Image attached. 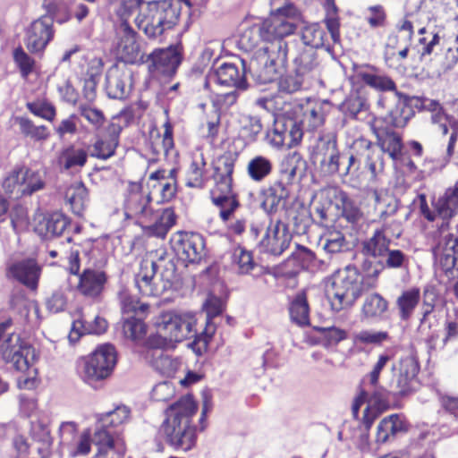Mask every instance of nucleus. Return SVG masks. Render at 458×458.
I'll return each mask as SVG.
<instances>
[{"label": "nucleus", "mask_w": 458, "mask_h": 458, "mask_svg": "<svg viewBox=\"0 0 458 458\" xmlns=\"http://www.w3.org/2000/svg\"><path fill=\"white\" fill-rule=\"evenodd\" d=\"M359 77L370 88L386 92L377 101L385 123L395 128L404 127L414 115V111L409 106V96L398 92L394 81L387 75L360 72Z\"/></svg>", "instance_id": "f257e3e1"}, {"label": "nucleus", "mask_w": 458, "mask_h": 458, "mask_svg": "<svg viewBox=\"0 0 458 458\" xmlns=\"http://www.w3.org/2000/svg\"><path fill=\"white\" fill-rule=\"evenodd\" d=\"M198 405L191 395L181 397L165 410L161 431L166 442L175 450H191L197 441L196 427L191 424Z\"/></svg>", "instance_id": "f03ea898"}, {"label": "nucleus", "mask_w": 458, "mask_h": 458, "mask_svg": "<svg viewBox=\"0 0 458 458\" xmlns=\"http://www.w3.org/2000/svg\"><path fill=\"white\" fill-rule=\"evenodd\" d=\"M174 258L158 250L154 259H143L135 275V286L142 296L156 297L170 289L177 277Z\"/></svg>", "instance_id": "7ed1b4c3"}, {"label": "nucleus", "mask_w": 458, "mask_h": 458, "mask_svg": "<svg viewBox=\"0 0 458 458\" xmlns=\"http://www.w3.org/2000/svg\"><path fill=\"white\" fill-rule=\"evenodd\" d=\"M237 158L236 152L229 151L220 157L214 166L210 199L220 209L219 216L223 222H227L240 207L238 196L233 190V174Z\"/></svg>", "instance_id": "20e7f679"}, {"label": "nucleus", "mask_w": 458, "mask_h": 458, "mask_svg": "<svg viewBox=\"0 0 458 458\" xmlns=\"http://www.w3.org/2000/svg\"><path fill=\"white\" fill-rule=\"evenodd\" d=\"M295 45L294 41H286L284 38L264 45L247 60V73L259 84L274 81L278 69L287 64L290 47Z\"/></svg>", "instance_id": "39448f33"}, {"label": "nucleus", "mask_w": 458, "mask_h": 458, "mask_svg": "<svg viewBox=\"0 0 458 458\" xmlns=\"http://www.w3.org/2000/svg\"><path fill=\"white\" fill-rule=\"evenodd\" d=\"M363 291V276L354 266L336 271L327 284L326 295L334 311L352 307Z\"/></svg>", "instance_id": "423d86ee"}, {"label": "nucleus", "mask_w": 458, "mask_h": 458, "mask_svg": "<svg viewBox=\"0 0 458 458\" xmlns=\"http://www.w3.org/2000/svg\"><path fill=\"white\" fill-rule=\"evenodd\" d=\"M13 326V320L11 318L0 322V355L15 370L25 372L30 367L34 349L20 334L11 331Z\"/></svg>", "instance_id": "0eeeda50"}, {"label": "nucleus", "mask_w": 458, "mask_h": 458, "mask_svg": "<svg viewBox=\"0 0 458 458\" xmlns=\"http://www.w3.org/2000/svg\"><path fill=\"white\" fill-rule=\"evenodd\" d=\"M181 2L191 6L189 0H160L148 4L144 27V32L148 38H157L165 30L173 29L177 24L181 12Z\"/></svg>", "instance_id": "6e6552de"}, {"label": "nucleus", "mask_w": 458, "mask_h": 458, "mask_svg": "<svg viewBox=\"0 0 458 458\" xmlns=\"http://www.w3.org/2000/svg\"><path fill=\"white\" fill-rule=\"evenodd\" d=\"M117 363V352L111 344L98 345L89 356L85 357L80 366L81 379L96 388L97 384L111 376Z\"/></svg>", "instance_id": "1a4fd4ad"}, {"label": "nucleus", "mask_w": 458, "mask_h": 458, "mask_svg": "<svg viewBox=\"0 0 458 458\" xmlns=\"http://www.w3.org/2000/svg\"><path fill=\"white\" fill-rule=\"evenodd\" d=\"M449 222L442 221L440 234L433 248L436 266L448 280L458 278V236L446 232Z\"/></svg>", "instance_id": "9d476101"}, {"label": "nucleus", "mask_w": 458, "mask_h": 458, "mask_svg": "<svg viewBox=\"0 0 458 458\" xmlns=\"http://www.w3.org/2000/svg\"><path fill=\"white\" fill-rule=\"evenodd\" d=\"M196 323L197 319L192 313L167 311L159 317L157 327V332L170 342H182L191 337L195 341L197 337L204 336L202 333L197 335Z\"/></svg>", "instance_id": "9b49d317"}, {"label": "nucleus", "mask_w": 458, "mask_h": 458, "mask_svg": "<svg viewBox=\"0 0 458 458\" xmlns=\"http://www.w3.org/2000/svg\"><path fill=\"white\" fill-rule=\"evenodd\" d=\"M390 242L383 228L376 229L370 237L360 242V254L364 258L360 267L368 276L377 277L383 271L380 260L386 256Z\"/></svg>", "instance_id": "f8f14e48"}, {"label": "nucleus", "mask_w": 458, "mask_h": 458, "mask_svg": "<svg viewBox=\"0 0 458 458\" xmlns=\"http://www.w3.org/2000/svg\"><path fill=\"white\" fill-rule=\"evenodd\" d=\"M171 246L177 257L185 263H199L205 257V239L194 232L178 231L170 239Z\"/></svg>", "instance_id": "ddd939ff"}, {"label": "nucleus", "mask_w": 458, "mask_h": 458, "mask_svg": "<svg viewBox=\"0 0 458 458\" xmlns=\"http://www.w3.org/2000/svg\"><path fill=\"white\" fill-rule=\"evenodd\" d=\"M270 18L266 21L269 24L280 25V32L285 37L295 32L303 23L301 12L291 0H267Z\"/></svg>", "instance_id": "4468645a"}, {"label": "nucleus", "mask_w": 458, "mask_h": 458, "mask_svg": "<svg viewBox=\"0 0 458 458\" xmlns=\"http://www.w3.org/2000/svg\"><path fill=\"white\" fill-rule=\"evenodd\" d=\"M182 55L178 46L156 48L147 57L148 70L152 77L171 78L180 66Z\"/></svg>", "instance_id": "2eb2a0df"}, {"label": "nucleus", "mask_w": 458, "mask_h": 458, "mask_svg": "<svg viewBox=\"0 0 458 458\" xmlns=\"http://www.w3.org/2000/svg\"><path fill=\"white\" fill-rule=\"evenodd\" d=\"M291 242L292 234L288 225L280 219H270L258 246L261 252L277 257L289 248Z\"/></svg>", "instance_id": "dca6fc26"}, {"label": "nucleus", "mask_w": 458, "mask_h": 458, "mask_svg": "<svg viewBox=\"0 0 458 458\" xmlns=\"http://www.w3.org/2000/svg\"><path fill=\"white\" fill-rule=\"evenodd\" d=\"M284 38L285 36L280 32V25L269 24L265 21L245 29L240 36L238 46L248 53L253 51L261 40L265 45H269Z\"/></svg>", "instance_id": "f3484780"}, {"label": "nucleus", "mask_w": 458, "mask_h": 458, "mask_svg": "<svg viewBox=\"0 0 458 458\" xmlns=\"http://www.w3.org/2000/svg\"><path fill=\"white\" fill-rule=\"evenodd\" d=\"M132 89V73L126 64H114L106 73L105 90L109 98H127Z\"/></svg>", "instance_id": "a211bd4d"}, {"label": "nucleus", "mask_w": 458, "mask_h": 458, "mask_svg": "<svg viewBox=\"0 0 458 458\" xmlns=\"http://www.w3.org/2000/svg\"><path fill=\"white\" fill-rule=\"evenodd\" d=\"M53 38L52 19L48 16H41L26 29L24 43L30 53L39 54L45 50Z\"/></svg>", "instance_id": "6ab92c4d"}, {"label": "nucleus", "mask_w": 458, "mask_h": 458, "mask_svg": "<svg viewBox=\"0 0 458 458\" xmlns=\"http://www.w3.org/2000/svg\"><path fill=\"white\" fill-rule=\"evenodd\" d=\"M41 267L31 258L8 263L5 268L7 279L15 280L32 291L38 288Z\"/></svg>", "instance_id": "aec40b11"}, {"label": "nucleus", "mask_w": 458, "mask_h": 458, "mask_svg": "<svg viewBox=\"0 0 458 458\" xmlns=\"http://www.w3.org/2000/svg\"><path fill=\"white\" fill-rule=\"evenodd\" d=\"M204 309L207 315L206 327L202 331L204 336H199L195 341L189 344V346L197 355H201L207 351L208 342L216 331V325L212 320L222 314L225 309V302L219 297L209 295L204 304Z\"/></svg>", "instance_id": "412c9836"}, {"label": "nucleus", "mask_w": 458, "mask_h": 458, "mask_svg": "<svg viewBox=\"0 0 458 458\" xmlns=\"http://www.w3.org/2000/svg\"><path fill=\"white\" fill-rule=\"evenodd\" d=\"M419 371V361L413 353L402 357L399 361L398 373L391 384L394 394L404 395L412 391Z\"/></svg>", "instance_id": "4be33fe9"}, {"label": "nucleus", "mask_w": 458, "mask_h": 458, "mask_svg": "<svg viewBox=\"0 0 458 458\" xmlns=\"http://www.w3.org/2000/svg\"><path fill=\"white\" fill-rule=\"evenodd\" d=\"M149 194H144L140 191H130L124 202V215L128 219H134L136 224L144 226L152 221L154 209L151 205Z\"/></svg>", "instance_id": "5701e85b"}, {"label": "nucleus", "mask_w": 458, "mask_h": 458, "mask_svg": "<svg viewBox=\"0 0 458 458\" xmlns=\"http://www.w3.org/2000/svg\"><path fill=\"white\" fill-rule=\"evenodd\" d=\"M239 61L242 66L241 69L235 64L224 63L216 70L213 75H210V79H214L221 86L233 87L236 89H247L249 86L246 80L247 59L240 58Z\"/></svg>", "instance_id": "b1692460"}, {"label": "nucleus", "mask_w": 458, "mask_h": 458, "mask_svg": "<svg viewBox=\"0 0 458 458\" xmlns=\"http://www.w3.org/2000/svg\"><path fill=\"white\" fill-rule=\"evenodd\" d=\"M328 200V205L334 204L349 223L356 224L362 218V212L350 196L338 187H329L322 191Z\"/></svg>", "instance_id": "393cba45"}, {"label": "nucleus", "mask_w": 458, "mask_h": 458, "mask_svg": "<svg viewBox=\"0 0 458 458\" xmlns=\"http://www.w3.org/2000/svg\"><path fill=\"white\" fill-rule=\"evenodd\" d=\"M291 41H293V39ZM294 42L296 45L291 47L290 51L293 48L295 49V55L293 59L295 72H299L308 80L316 78L321 70L317 51L312 47H298V42L296 40Z\"/></svg>", "instance_id": "a878e982"}, {"label": "nucleus", "mask_w": 458, "mask_h": 458, "mask_svg": "<svg viewBox=\"0 0 458 458\" xmlns=\"http://www.w3.org/2000/svg\"><path fill=\"white\" fill-rule=\"evenodd\" d=\"M118 38L117 49L126 63H134L140 54V44L137 41V32L126 21H123L116 28Z\"/></svg>", "instance_id": "bb28decb"}, {"label": "nucleus", "mask_w": 458, "mask_h": 458, "mask_svg": "<svg viewBox=\"0 0 458 458\" xmlns=\"http://www.w3.org/2000/svg\"><path fill=\"white\" fill-rule=\"evenodd\" d=\"M307 163L297 151L285 155L279 165L280 180L286 184H292L296 179L301 180L305 175Z\"/></svg>", "instance_id": "cd10ccee"}, {"label": "nucleus", "mask_w": 458, "mask_h": 458, "mask_svg": "<svg viewBox=\"0 0 458 458\" xmlns=\"http://www.w3.org/2000/svg\"><path fill=\"white\" fill-rule=\"evenodd\" d=\"M107 281V276L104 271L87 268L79 275L78 291L90 298L98 296Z\"/></svg>", "instance_id": "c85d7f7f"}, {"label": "nucleus", "mask_w": 458, "mask_h": 458, "mask_svg": "<svg viewBox=\"0 0 458 458\" xmlns=\"http://www.w3.org/2000/svg\"><path fill=\"white\" fill-rule=\"evenodd\" d=\"M408 426L399 414L384 418L377 427L376 442L379 445L389 442L401 433H405Z\"/></svg>", "instance_id": "c756f323"}, {"label": "nucleus", "mask_w": 458, "mask_h": 458, "mask_svg": "<svg viewBox=\"0 0 458 458\" xmlns=\"http://www.w3.org/2000/svg\"><path fill=\"white\" fill-rule=\"evenodd\" d=\"M287 185L284 182L276 181L264 191L261 207L267 213L276 212L285 205L290 194Z\"/></svg>", "instance_id": "7c9ffc66"}, {"label": "nucleus", "mask_w": 458, "mask_h": 458, "mask_svg": "<svg viewBox=\"0 0 458 458\" xmlns=\"http://www.w3.org/2000/svg\"><path fill=\"white\" fill-rule=\"evenodd\" d=\"M421 291L417 286H412L401 292L395 301V306L402 321H408L412 317L421 301Z\"/></svg>", "instance_id": "2f4dec72"}, {"label": "nucleus", "mask_w": 458, "mask_h": 458, "mask_svg": "<svg viewBox=\"0 0 458 458\" xmlns=\"http://www.w3.org/2000/svg\"><path fill=\"white\" fill-rule=\"evenodd\" d=\"M434 207L443 221L448 222L458 213V181L454 186L445 190V193L434 202Z\"/></svg>", "instance_id": "473e14b6"}, {"label": "nucleus", "mask_w": 458, "mask_h": 458, "mask_svg": "<svg viewBox=\"0 0 458 458\" xmlns=\"http://www.w3.org/2000/svg\"><path fill=\"white\" fill-rule=\"evenodd\" d=\"M41 225L46 228V235L48 237H60L65 238L67 242H72V233L70 227L72 226L71 220L62 213H53L47 217H45Z\"/></svg>", "instance_id": "72a5a7b5"}, {"label": "nucleus", "mask_w": 458, "mask_h": 458, "mask_svg": "<svg viewBox=\"0 0 458 458\" xmlns=\"http://www.w3.org/2000/svg\"><path fill=\"white\" fill-rule=\"evenodd\" d=\"M340 158L336 145H317L313 149V162L327 167V171L330 174L339 171Z\"/></svg>", "instance_id": "f704fd0d"}, {"label": "nucleus", "mask_w": 458, "mask_h": 458, "mask_svg": "<svg viewBox=\"0 0 458 458\" xmlns=\"http://www.w3.org/2000/svg\"><path fill=\"white\" fill-rule=\"evenodd\" d=\"M288 310L293 323L299 327L310 325V306L304 291L297 293L293 297Z\"/></svg>", "instance_id": "c9c22d12"}, {"label": "nucleus", "mask_w": 458, "mask_h": 458, "mask_svg": "<svg viewBox=\"0 0 458 458\" xmlns=\"http://www.w3.org/2000/svg\"><path fill=\"white\" fill-rule=\"evenodd\" d=\"M149 343L150 344L158 347V345L163 344V340L161 337H155L152 338ZM148 355H151L153 358V364L156 369L160 370L163 374H172L178 367L177 360L165 354L160 348L150 349L148 351Z\"/></svg>", "instance_id": "e433bc0d"}, {"label": "nucleus", "mask_w": 458, "mask_h": 458, "mask_svg": "<svg viewBox=\"0 0 458 458\" xmlns=\"http://www.w3.org/2000/svg\"><path fill=\"white\" fill-rule=\"evenodd\" d=\"M339 108L350 118L364 119L369 111V104L365 97L353 92L345 98Z\"/></svg>", "instance_id": "4c0bfd02"}, {"label": "nucleus", "mask_w": 458, "mask_h": 458, "mask_svg": "<svg viewBox=\"0 0 458 458\" xmlns=\"http://www.w3.org/2000/svg\"><path fill=\"white\" fill-rule=\"evenodd\" d=\"M65 199L75 215L82 216L89 202L88 190L81 182L72 185L66 190Z\"/></svg>", "instance_id": "58836bf2"}, {"label": "nucleus", "mask_w": 458, "mask_h": 458, "mask_svg": "<svg viewBox=\"0 0 458 458\" xmlns=\"http://www.w3.org/2000/svg\"><path fill=\"white\" fill-rule=\"evenodd\" d=\"M106 320L98 316L92 322L77 320L72 323L69 339L71 342H74L84 334L100 335L106 332Z\"/></svg>", "instance_id": "ea45409f"}, {"label": "nucleus", "mask_w": 458, "mask_h": 458, "mask_svg": "<svg viewBox=\"0 0 458 458\" xmlns=\"http://www.w3.org/2000/svg\"><path fill=\"white\" fill-rule=\"evenodd\" d=\"M431 120L435 126V131L438 132L443 136H445L449 131L448 126L445 123L447 121L452 129L448 143H455L457 141L458 121H456L455 117L445 114L444 108H442L440 111H436L432 113Z\"/></svg>", "instance_id": "a19ab883"}, {"label": "nucleus", "mask_w": 458, "mask_h": 458, "mask_svg": "<svg viewBox=\"0 0 458 458\" xmlns=\"http://www.w3.org/2000/svg\"><path fill=\"white\" fill-rule=\"evenodd\" d=\"M206 165L204 157L200 148H197V152L193 156L192 162L186 174L185 184L190 188H203L204 178L203 171Z\"/></svg>", "instance_id": "79ce46f5"}, {"label": "nucleus", "mask_w": 458, "mask_h": 458, "mask_svg": "<svg viewBox=\"0 0 458 458\" xmlns=\"http://www.w3.org/2000/svg\"><path fill=\"white\" fill-rule=\"evenodd\" d=\"M327 33L318 23H310L301 29V39L302 44L298 47H312L317 50L324 46Z\"/></svg>", "instance_id": "37998d69"}, {"label": "nucleus", "mask_w": 458, "mask_h": 458, "mask_svg": "<svg viewBox=\"0 0 458 458\" xmlns=\"http://www.w3.org/2000/svg\"><path fill=\"white\" fill-rule=\"evenodd\" d=\"M388 309V301L375 293L365 298L362 314L366 318H381Z\"/></svg>", "instance_id": "c03bdc74"}, {"label": "nucleus", "mask_w": 458, "mask_h": 458, "mask_svg": "<svg viewBox=\"0 0 458 458\" xmlns=\"http://www.w3.org/2000/svg\"><path fill=\"white\" fill-rule=\"evenodd\" d=\"M322 248L329 255L345 252L351 250V243L339 231L328 232L322 239Z\"/></svg>", "instance_id": "a18cd8bd"}, {"label": "nucleus", "mask_w": 458, "mask_h": 458, "mask_svg": "<svg viewBox=\"0 0 458 458\" xmlns=\"http://www.w3.org/2000/svg\"><path fill=\"white\" fill-rule=\"evenodd\" d=\"M21 195H31L45 187V173L21 167Z\"/></svg>", "instance_id": "49530a36"}, {"label": "nucleus", "mask_w": 458, "mask_h": 458, "mask_svg": "<svg viewBox=\"0 0 458 458\" xmlns=\"http://www.w3.org/2000/svg\"><path fill=\"white\" fill-rule=\"evenodd\" d=\"M114 432L111 430L108 425H103V421L98 420L94 433V441L98 445V453L96 458H105L107 452L114 447Z\"/></svg>", "instance_id": "de8ad7c7"}, {"label": "nucleus", "mask_w": 458, "mask_h": 458, "mask_svg": "<svg viewBox=\"0 0 458 458\" xmlns=\"http://www.w3.org/2000/svg\"><path fill=\"white\" fill-rule=\"evenodd\" d=\"M87 161V153L83 149L72 147L64 150L58 157V165L64 170H73L82 167Z\"/></svg>", "instance_id": "09e8293b"}, {"label": "nucleus", "mask_w": 458, "mask_h": 458, "mask_svg": "<svg viewBox=\"0 0 458 458\" xmlns=\"http://www.w3.org/2000/svg\"><path fill=\"white\" fill-rule=\"evenodd\" d=\"M30 435L35 441L42 445V446L38 448V452L40 454L43 453L47 454L52 444V437L47 423L41 420H32L30 422Z\"/></svg>", "instance_id": "8fccbe9b"}, {"label": "nucleus", "mask_w": 458, "mask_h": 458, "mask_svg": "<svg viewBox=\"0 0 458 458\" xmlns=\"http://www.w3.org/2000/svg\"><path fill=\"white\" fill-rule=\"evenodd\" d=\"M11 308L18 310L25 320H30V312L32 311L37 319H39V306L37 301L29 300L24 294H13L10 299Z\"/></svg>", "instance_id": "3c124183"}, {"label": "nucleus", "mask_w": 458, "mask_h": 458, "mask_svg": "<svg viewBox=\"0 0 458 458\" xmlns=\"http://www.w3.org/2000/svg\"><path fill=\"white\" fill-rule=\"evenodd\" d=\"M368 393V404L375 407L378 411H385L389 407V395L390 392L383 387L371 386L369 383L363 389Z\"/></svg>", "instance_id": "603ef678"}, {"label": "nucleus", "mask_w": 458, "mask_h": 458, "mask_svg": "<svg viewBox=\"0 0 458 458\" xmlns=\"http://www.w3.org/2000/svg\"><path fill=\"white\" fill-rule=\"evenodd\" d=\"M309 81L306 77L299 74V72H295V70H293V73L285 74L279 79L278 90L281 93L293 94L306 87Z\"/></svg>", "instance_id": "864d4df0"}, {"label": "nucleus", "mask_w": 458, "mask_h": 458, "mask_svg": "<svg viewBox=\"0 0 458 458\" xmlns=\"http://www.w3.org/2000/svg\"><path fill=\"white\" fill-rule=\"evenodd\" d=\"M123 333L124 336L132 341L142 339L146 335V325L142 318L128 316L123 318Z\"/></svg>", "instance_id": "5fc2aeb1"}, {"label": "nucleus", "mask_w": 458, "mask_h": 458, "mask_svg": "<svg viewBox=\"0 0 458 458\" xmlns=\"http://www.w3.org/2000/svg\"><path fill=\"white\" fill-rule=\"evenodd\" d=\"M122 311L123 315L135 316L143 315L148 309V305L141 303L136 297L131 296L123 290L119 293Z\"/></svg>", "instance_id": "6e6d98bb"}, {"label": "nucleus", "mask_w": 458, "mask_h": 458, "mask_svg": "<svg viewBox=\"0 0 458 458\" xmlns=\"http://www.w3.org/2000/svg\"><path fill=\"white\" fill-rule=\"evenodd\" d=\"M271 162L261 156L255 157L248 164L249 175L256 182L263 180L271 173Z\"/></svg>", "instance_id": "4d7b16f0"}, {"label": "nucleus", "mask_w": 458, "mask_h": 458, "mask_svg": "<svg viewBox=\"0 0 458 458\" xmlns=\"http://www.w3.org/2000/svg\"><path fill=\"white\" fill-rule=\"evenodd\" d=\"M422 304L420 307V317L427 318L428 315L437 312L439 295L436 288L431 285L424 287L421 295Z\"/></svg>", "instance_id": "13d9d810"}, {"label": "nucleus", "mask_w": 458, "mask_h": 458, "mask_svg": "<svg viewBox=\"0 0 458 458\" xmlns=\"http://www.w3.org/2000/svg\"><path fill=\"white\" fill-rule=\"evenodd\" d=\"M21 131L34 140H43L48 135L45 125L36 126L31 120L26 117H16Z\"/></svg>", "instance_id": "bf43d9fd"}, {"label": "nucleus", "mask_w": 458, "mask_h": 458, "mask_svg": "<svg viewBox=\"0 0 458 458\" xmlns=\"http://www.w3.org/2000/svg\"><path fill=\"white\" fill-rule=\"evenodd\" d=\"M44 5L47 8L48 16L52 19V23L54 21L62 24L68 21L72 13L67 7L66 4L63 2H52L51 0H45Z\"/></svg>", "instance_id": "052dcab7"}, {"label": "nucleus", "mask_w": 458, "mask_h": 458, "mask_svg": "<svg viewBox=\"0 0 458 458\" xmlns=\"http://www.w3.org/2000/svg\"><path fill=\"white\" fill-rule=\"evenodd\" d=\"M26 107L34 115L49 122H52L56 115L55 106L47 100L28 102Z\"/></svg>", "instance_id": "680f3d73"}, {"label": "nucleus", "mask_w": 458, "mask_h": 458, "mask_svg": "<svg viewBox=\"0 0 458 458\" xmlns=\"http://www.w3.org/2000/svg\"><path fill=\"white\" fill-rule=\"evenodd\" d=\"M175 174L176 170L172 169L167 178H163L157 184L153 185L154 188H158L161 202H168L174 198L177 191Z\"/></svg>", "instance_id": "e2e57ef3"}, {"label": "nucleus", "mask_w": 458, "mask_h": 458, "mask_svg": "<svg viewBox=\"0 0 458 458\" xmlns=\"http://www.w3.org/2000/svg\"><path fill=\"white\" fill-rule=\"evenodd\" d=\"M122 129L123 127L115 122V118L110 122L106 121L101 129L97 132L99 139L95 143H106L107 141L118 143Z\"/></svg>", "instance_id": "0e129e2a"}, {"label": "nucleus", "mask_w": 458, "mask_h": 458, "mask_svg": "<svg viewBox=\"0 0 458 458\" xmlns=\"http://www.w3.org/2000/svg\"><path fill=\"white\" fill-rule=\"evenodd\" d=\"M389 338L386 331L361 330L353 335L356 344L379 345Z\"/></svg>", "instance_id": "69168bd1"}, {"label": "nucleus", "mask_w": 458, "mask_h": 458, "mask_svg": "<svg viewBox=\"0 0 458 458\" xmlns=\"http://www.w3.org/2000/svg\"><path fill=\"white\" fill-rule=\"evenodd\" d=\"M130 410L126 406H118L112 411L106 412L99 420L103 425H108L110 428L117 427L129 419Z\"/></svg>", "instance_id": "338daca9"}, {"label": "nucleus", "mask_w": 458, "mask_h": 458, "mask_svg": "<svg viewBox=\"0 0 458 458\" xmlns=\"http://www.w3.org/2000/svg\"><path fill=\"white\" fill-rule=\"evenodd\" d=\"M80 114L93 126L96 133L101 129L106 121L100 109L91 107L89 106H81Z\"/></svg>", "instance_id": "774afa93"}]
</instances>
